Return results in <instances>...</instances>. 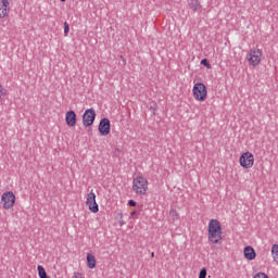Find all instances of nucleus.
I'll return each mask as SVG.
<instances>
[{
	"label": "nucleus",
	"mask_w": 278,
	"mask_h": 278,
	"mask_svg": "<svg viewBox=\"0 0 278 278\" xmlns=\"http://www.w3.org/2000/svg\"><path fill=\"white\" fill-rule=\"evenodd\" d=\"M207 231L208 240L210 242H213V244H218V242L223 240V225L218 219H210Z\"/></svg>",
	"instance_id": "1"
},
{
	"label": "nucleus",
	"mask_w": 278,
	"mask_h": 278,
	"mask_svg": "<svg viewBox=\"0 0 278 278\" xmlns=\"http://www.w3.org/2000/svg\"><path fill=\"white\" fill-rule=\"evenodd\" d=\"M132 192L138 197H144L149 192V180L142 174H137L132 178Z\"/></svg>",
	"instance_id": "2"
},
{
	"label": "nucleus",
	"mask_w": 278,
	"mask_h": 278,
	"mask_svg": "<svg viewBox=\"0 0 278 278\" xmlns=\"http://www.w3.org/2000/svg\"><path fill=\"white\" fill-rule=\"evenodd\" d=\"M192 97L198 103H205L207 101V86L203 83L193 81Z\"/></svg>",
	"instance_id": "3"
},
{
	"label": "nucleus",
	"mask_w": 278,
	"mask_h": 278,
	"mask_svg": "<svg viewBox=\"0 0 278 278\" xmlns=\"http://www.w3.org/2000/svg\"><path fill=\"white\" fill-rule=\"evenodd\" d=\"M262 58H264L262 49L252 48L247 55L248 64L255 68L262 64Z\"/></svg>",
	"instance_id": "4"
},
{
	"label": "nucleus",
	"mask_w": 278,
	"mask_h": 278,
	"mask_svg": "<svg viewBox=\"0 0 278 278\" xmlns=\"http://www.w3.org/2000/svg\"><path fill=\"white\" fill-rule=\"evenodd\" d=\"M239 164L241 168H244L245 170L253 168V166H255V155H253V152H243L239 157Z\"/></svg>",
	"instance_id": "5"
},
{
	"label": "nucleus",
	"mask_w": 278,
	"mask_h": 278,
	"mask_svg": "<svg viewBox=\"0 0 278 278\" xmlns=\"http://www.w3.org/2000/svg\"><path fill=\"white\" fill-rule=\"evenodd\" d=\"M1 203L4 210H12L16 203V195L12 191H7L1 195Z\"/></svg>",
	"instance_id": "6"
},
{
	"label": "nucleus",
	"mask_w": 278,
	"mask_h": 278,
	"mask_svg": "<svg viewBox=\"0 0 278 278\" xmlns=\"http://www.w3.org/2000/svg\"><path fill=\"white\" fill-rule=\"evenodd\" d=\"M86 207H88L89 212L92 214H97L99 212V204L97 203V194L93 190H91L86 197Z\"/></svg>",
	"instance_id": "7"
},
{
	"label": "nucleus",
	"mask_w": 278,
	"mask_h": 278,
	"mask_svg": "<svg viewBox=\"0 0 278 278\" xmlns=\"http://www.w3.org/2000/svg\"><path fill=\"white\" fill-rule=\"evenodd\" d=\"M94 118H97L94 109H87L83 115L84 127H92L94 125Z\"/></svg>",
	"instance_id": "8"
},
{
	"label": "nucleus",
	"mask_w": 278,
	"mask_h": 278,
	"mask_svg": "<svg viewBox=\"0 0 278 278\" xmlns=\"http://www.w3.org/2000/svg\"><path fill=\"white\" fill-rule=\"evenodd\" d=\"M12 0H0V18H8L12 10Z\"/></svg>",
	"instance_id": "9"
},
{
	"label": "nucleus",
	"mask_w": 278,
	"mask_h": 278,
	"mask_svg": "<svg viewBox=\"0 0 278 278\" xmlns=\"http://www.w3.org/2000/svg\"><path fill=\"white\" fill-rule=\"evenodd\" d=\"M98 129L102 136H110V131H112V124L110 123V119H108L106 117L102 118L100 121Z\"/></svg>",
	"instance_id": "10"
},
{
	"label": "nucleus",
	"mask_w": 278,
	"mask_h": 278,
	"mask_svg": "<svg viewBox=\"0 0 278 278\" xmlns=\"http://www.w3.org/2000/svg\"><path fill=\"white\" fill-rule=\"evenodd\" d=\"M65 123L67 127H75L77 125V113L71 110L65 113Z\"/></svg>",
	"instance_id": "11"
},
{
	"label": "nucleus",
	"mask_w": 278,
	"mask_h": 278,
	"mask_svg": "<svg viewBox=\"0 0 278 278\" xmlns=\"http://www.w3.org/2000/svg\"><path fill=\"white\" fill-rule=\"evenodd\" d=\"M243 254H244L245 260L251 261L254 257H256L255 249H253V247H251V245H248V247L244 248Z\"/></svg>",
	"instance_id": "12"
},
{
	"label": "nucleus",
	"mask_w": 278,
	"mask_h": 278,
	"mask_svg": "<svg viewBox=\"0 0 278 278\" xmlns=\"http://www.w3.org/2000/svg\"><path fill=\"white\" fill-rule=\"evenodd\" d=\"M87 266L92 270L93 268H97V258L92 254H87Z\"/></svg>",
	"instance_id": "13"
},
{
	"label": "nucleus",
	"mask_w": 278,
	"mask_h": 278,
	"mask_svg": "<svg viewBox=\"0 0 278 278\" xmlns=\"http://www.w3.org/2000/svg\"><path fill=\"white\" fill-rule=\"evenodd\" d=\"M188 5L192 12L201 10V2L199 0H188Z\"/></svg>",
	"instance_id": "14"
},
{
	"label": "nucleus",
	"mask_w": 278,
	"mask_h": 278,
	"mask_svg": "<svg viewBox=\"0 0 278 278\" xmlns=\"http://www.w3.org/2000/svg\"><path fill=\"white\" fill-rule=\"evenodd\" d=\"M115 220H116L117 225H119V227H123V225H125V219H123V211H118L116 213Z\"/></svg>",
	"instance_id": "15"
},
{
	"label": "nucleus",
	"mask_w": 278,
	"mask_h": 278,
	"mask_svg": "<svg viewBox=\"0 0 278 278\" xmlns=\"http://www.w3.org/2000/svg\"><path fill=\"white\" fill-rule=\"evenodd\" d=\"M271 255L276 264L278 265V244H274L271 248Z\"/></svg>",
	"instance_id": "16"
},
{
	"label": "nucleus",
	"mask_w": 278,
	"mask_h": 278,
	"mask_svg": "<svg viewBox=\"0 0 278 278\" xmlns=\"http://www.w3.org/2000/svg\"><path fill=\"white\" fill-rule=\"evenodd\" d=\"M37 270L39 278H47V271L45 270V267H42V265H38Z\"/></svg>",
	"instance_id": "17"
},
{
	"label": "nucleus",
	"mask_w": 278,
	"mask_h": 278,
	"mask_svg": "<svg viewBox=\"0 0 278 278\" xmlns=\"http://www.w3.org/2000/svg\"><path fill=\"white\" fill-rule=\"evenodd\" d=\"M8 97V89L0 84V99H5Z\"/></svg>",
	"instance_id": "18"
},
{
	"label": "nucleus",
	"mask_w": 278,
	"mask_h": 278,
	"mask_svg": "<svg viewBox=\"0 0 278 278\" xmlns=\"http://www.w3.org/2000/svg\"><path fill=\"white\" fill-rule=\"evenodd\" d=\"M71 31V26L68 25V22L64 23V36H68V33Z\"/></svg>",
	"instance_id": "19"
},
{
	"label": "nucleus",
	"mask_w": 278,
	"mask_h": 278,
	"mask_svg": "<svg viewBox=\"0 0 278 278\" xmlns=\"http://www.w3.org/2000/svg\"><path fill=\"white\" fill-rule=\"evenodd\" d=\"M207 277V269L202 268L199 274V278H206Z\"/></svg>",
	"instance_id": "20"
},
{
	"label": "nucleus",
	"mask_w": 278,
	"mask_h": 278,
	"mask_svg": "<svg viewBox=\"0 0 278 278\" xmlns=\"http://www.w3.org/2000/svg\"><path fill=\"white\" fill-rule=\"evenodd\" d=\"M202 66H206L207 68H212V64H210V61L207 59H203L201 61Z\"/></svg>",
	"instance_id": "21"
},
{
	"label": "nucleus",
	"mask_w": 278,
	"mask_h": 278,
	"mask_svg": "<svg viewBox=\"0 0 278 278\" xmlns=\"http://www.w3.org/2000/svg\"><path fill=\"white\" fill-rule=\"evenodd\" d=\"M72 278H86V277L84 276V274H81V273H79V271H75V273L73 274Z\"/></svg>",
	"instance_id": "22"
},
{
	"label": "nucleus",
	"mask_w": 278,
	"mask_h": 278,
	"mask_svg": "<svg viewBox=\"0 0 278 278\" xmlns=\"http://www.w3.org/2000/svg\"><path fill=\"white\" fill-rule=\"evenodd\" d=\"M253 278H268V275H266L265 273H257L256 275H254Z\"/></svg>",
	"instance_id": "23"
},
{
	"label": "nucleus",
	"mask_w": 278,
	"mask_h": 278,
	"mask_svg": "<svg viewBox=\"0 0 278 278\" xmlns=\"http://www.w3.org/2000/svg\"><path fill=\"white\" fill-rule=\"evenodd\" d=\"M170 216L174 218V220H178L179 213H177L176 211H170Z\"/></svg>",
	"instance_id": "24"
},
{
	"label": "nucleus",
	"mask_w": 278,
	"mask_h": 278,
	"mask_svg": "<svg viewBox=\"0 0 278 278\" xmlns=\"http://www.w3.org/2000/svg\"><path fill=\"white\" fill-rule=\"evenodd\" d=\"M128 204L130 205V207H136V201L134 200H129Z\"/></svg>",
	"instance_id": "25"
},
{
	"label": "nucleus",
	"mask_w": 278,
	"mask_h": 278,
	"mask_svg": "<svg viewBox=\"0 0 278 278\" xmlns=\"http://www.w3.org/2000/svg\"><path fill=\"white\" fill-rule=\"evenodd\" d=\"M136 214H137V212H136V211H132V212L130 213V216H136Z\"/></svg>",
	"instance_id": "26"
},
{
	"label": "nucleus",
	"mask_w": 278,
	"mask_h": 278,
	"mask_svg": "<svg viewBox=\"0 0 278 278\" xmlns=\"http://www.w3.org/2000/svg\"><path fill=\"white\" fill-rule=\"evenodd\" d=\"M151 257H155V253L154 252L151 253Z\"/></svg>",
	"instance_id": "27"
},
{
	"label": "nucleus",
	"mask_w": 278,
	"mask_h": 278,
	"mask_svg": "<svg viewBox=\"0 0 278 278\" xmlns=\"http://www.w3.org/2000/svg\"><path fill=\"white\" fill-rule=\"evenodd\" d=\"M62 3H64L66 0H60Z\"/></svg>",
	"instance_id": "28"
}]
</instances>
